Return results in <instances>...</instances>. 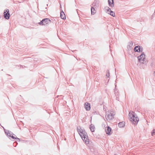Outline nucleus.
Wrapping results in <instances>:
<instances>
[{
	"label": "nucleus",
	"mask_w": 155,
	"mask_h": 155,
	"mask_svg": "<svg viewBox=\"0 0 155 155\" xmlns=\"http://www.w3.org/2000/svg\"><path fill=\"white\" fill-rule=\"evenodd\" d=\"M77 131L82 139L85 142L86 145L90 147L89 139L88 138L87 133L85 131L81 128L78 127L77 128Z\"/></svg>",
	"instance_id": "nucleus-1"
},
{
	"label": "nucleus",
	"mask_w": 155,
	"mask_h": 155,
	"mask_svg": "<svg viewBox=\"0 0 155 155\" xmlns=\"http://www.w3.org/2000/svg\"><path fill=\"white\" fill-rule=\"evenodd\" d=\"M134 113L132 111H130L129 114V118L130 121L134 124L136 125L139 120L136 115L134 114Z\"/></svg>",
	"instance_id": "nucleus-2"
},
{
	"label": "nucleus",
	"mask_w": 155,
	"mask_h": 155,
	"mask_svg": "<svg viewBox=\"0 0 155 155\" xmlns=\"http://www.w3.org/2000/svg\"><path fill=\"white\" fill-rule=\"evenodd\" d=\"M115 113L113 111H108L106 112L105 117L107 121H109L114 118Z\"/></svg>",
	"instance_id": "nucleus-3"
},
{
	"label": "nucleus",
	"mask_w": 155,
	"mask_h": 155,
	"mask_svg": "<svg viewBox=\"0 0 155 155\" xmlns=\"http://www.w3.org/2000/svg\"><path fill=\"white\" fill-rule=\"evenodd\" d=\"M138 59L139 61L141 63L145 64L146 63L145 55L143 52L138 57Z\"/></svg>",
	"instance_id": "nucleus-4"
},
{
	"label": "nucleus",
	"mask_w": 155,
	"mask_h": 155,
	"mask_svg": "<svg viewBox=\"0 0 155 155\" xmlns=\"http://www.w3.org/2000/svg\"><path fill=\"white\" fill-rule=\"evenodd\" d=\"M50 21V20L48 18H45L43 19L39 23L40 25H45L48 23Z\"/></svg>",
	"instance_id": "nucleus-5"
},
{
	"label": "nucleus",
	"mask_w": 155,
	"mask_h": 155,
	"mask_svg": "<svg viewBox=\"0 0 155 155\" xmlns=\"http://www.w3.org/2000/svg\"><path fill=\"white\" fill-rule=\"evenodd\" d=\"M4 16L5 18L7 19H8L9 18V10H6V12H4Z\"/></svg>",
	"instance_id": "nucleus-6"
},
{
	"label": "nucleus",
	"mask_w": 155,
	"mask_h": 155,
	"mask_svg": "<svg viewBox=\"0 0 155 155\" xmlns=\"http://www.w3.org/2000/svg\"><path fill=\"white\" fill-rule=\"evenodd\" d=\"M142 48L141 49V47L140 46H136L134 48V51L136 52H140V51H142Z\"/></svg>",
	"instance_id": "nucleus-7"
},
{
	"label": "nucleus",
	"mask_w": 155,
	"mask_h": 155,
	"mask_svg": "<svg viewBox=\"0 0 155 155\" xmlns=\"http://www.w3.org/2000/svg\"><path fill=\"white\" fill-rule=\"evenodd\" d=\"M111 129L110 127L108 126L106 127L105 128V131L107 134L109 135H110L111 134Z\"/></svg>",
	"instance_id": "nucleus-8"
},
{
	"label": "nucleus",
	"mask_w": 155,
	"mask_h": 155,
	"mask_svg": "<svg viewBox=\"0 0 155 155\" xmlns=\"http://www.w3.org/2000/svg\"><path fill=\"white\" fill-rule=\"evenodd\" d=\"M85 108L87 110H89L90 109V104L86 103L84 104Z\"/></svg>",
	"instance_id": "nucleus-9"
},
{
	"label": "nucleus",
	"mask_w": 155,
	"mask_h": 155,
	"mask_svg": "<svg viewBox=\"0 0 155 155\" xmlns=\"http://www.w3.org/2000/svg\"><path fill=\"white\" fill-rule=\"evenodd\" d=\"M108 4L110 7H113L114 6L113 0H108Z\"/></svg>",
	"instance_id": "nucleus-10"
},
{
	"label": "nucleus",
	"mask_w": 155,
	"mask_h": 155,
	"mask_svg": "<svg viewBox=\"0 0 155 155\" xmlns=\"http://www.w3.org/2000/svg\"><path fill=\"white\" fill-rule=\"evenodd\" d=\"M60 17L63 19L65 18V16L64 12L62 11L60 13Z\"/></svg>",
	"instance_id": "nucleus-11"
},
{
	"label": "nucleus",
	"mask_w": 155,
	"mask_h": 155,
	"mask_svg": "<svg viewBox=\"0 0 155 155\" xmlns=\"http://www.w3.org/2000/svg\"><path fill=\"white\" fill-rule=\"evenodd\" d=\"M118 126L120 127H124L125 126V122H120L118 124Z\"/></svg>",
	"instance_id": "nucleus-12"
},
{
	"label": "nucleus",
	"mask_w": 155,
	"mask_h": 155,
	"mask_svg": "<svg viewBox=\"0 0 155 155\" xmlns=\"http://www.w3.org/2000/svg\"><path fill=\"white\" fill-rule=\"evenodd\" d=\"M90 129L92 132L94 131L95 130L94 126L92 124H91V125H90Z\"/></svg>",
	"instance_id": "nucleus-13"
},
{
	"label": "nucleus",
	"mask_w": 155,
	"mask_h": 155,
	"mask_svg": "<svg viewBox=\"0 0 155 155\" xmlns=\"http://www.w3.org/2000/svg\"><path fill=\"white\" fill-rule=\"evenodd\" d=\"M91 10L92 14H94L96 13V11L93 7H91Z\"/></svg>",
	"instance_id": "nucleus-14"
},
{
	"label": "nucleus",
	"mask_w": 155,
	"mask_h": 155,
	"mask_svg": "<svg viewBox=\"0 0 155 155\" xmlns=\"http://www.w3.org/2000/svg\"><path fill=\"white\" fill-rule=\"evenodd\" d=\"M108 14H110L113 17H114L115 16L114 13L111 11H110L109 13L108 12Z\"/></svg>",
	"instance_id": "nucleus-15"
},
{
	"label": "nucleus",
	"mask_w": 155,
	"mask_h": 155,
	"mask_svg": "<svg viewBox=\"0 0 155 155\" xmlns=\"http://www.w3.org/2000/svg\"><path fill=\"white\" fill-rule=\"evenodd\" d=\"M105 8L106 10L107 11L108 13V12L109 13L110 12V11H111L110 8L108 7H106Z\"/></svg>",
	"instance_id": "nucleus-16"
},
{
	"label": "nucleus",
	"mask_w": 155,
	"mask_h": 155,
	"mask_svg": "<svg viewBox=\"0 0 155 155\" xmlns=\"http://www.w3.org/2000/svg\"><path fill=\"white\" fill-rule=\"evenodd\" d=\"M10 137H11L13 139H16V138H17L16 136L15 135H14V136L12 135L11 136V134H10Z\"/></svg>",
	"instance_id": "nucleus-17"
},
{
	"label": "nucleus",
	"mask_w": 155,
	"mask_h": 155,
	"mask_svg": "<svg viewBox=\"0 0 155 155\" xmlns=\"http://www.w3.org/2000/svg\"><path fill=\"white\" fill-rule=\"evenodd\" d=\"M129 44H129V47H130V48H131V47H132V45H133V43H132V42L130 41V42H129Z\"/></svg>",
	"instance_id": "nucleus-18"
},
{
	"label": "nucleus",
	"mask_w": 155,
	"mask_h": 155,
	"mask_svg": "<svg viewBox=\"0 0 155 155\" xmlns=\"http://www.w3.org/2000/svg\"><path fill=\"white\" fill-rule=\"evenodd\" d=\"M109 75H109V71H107V74H106V76L107 77H109Z\"/></svg>",
	"instance_id": "nucleus-19"
},
{
	"label": "nucleus",
	"mask_w": 155,
	"mask_h": 155,
	"mask_svg": "<svg viewBox=\"0 0 155 155\" xmlns=\"http://www.w3.org/2000/svg\"><path fill=\"white\" fill-rule=\"evenodd\" d=\"M155 134V130H153V131L152 132V136L154 135Z\"/></svg>",
	"instance_id": "nucleus-20"
},
{
	"label": "nucleus",
	"mask_w": 155,
	"mask_h": 155,
	"mask_svg": "<svg viewBox=\"0 0 155 155\" xmlns=\"http://www.w3.org/2000/svg\"><path fill=\"white\" fill-rule=\"evenodd\" d=\"M15 140H16V141H20V139H19V138H17H17H16Z\"/></svg>",
	"instance_id": "nucleus-21"
},
{
	"label": "nucleus",
	"mask_w": 155,
	"mask_h": 155,
	"mask_svg": "<svg viewBox=\"0 0 155 155\" xmlns=\"http://www.w3.org/2000/svg\"><path fill=\"white\" fill-rule=\"evenodd\" d=\"M153 74H154V76L155 77V71H154V72Z\"/></svg>",
	"instance_id": "nucleus-22"
},
{
	"label": "nucleus",
	"mask_w": 155,
	"mask_h": 155,
	"mask_svg": "<svg viewBox=\"0 0 155 155\" xmlns=\"http://www.w3.org/2000/svg\"><path fill=\"white\" fill-rule=\"evenodd\" d=\"M114 155H116V154H114Z\"/></svg>",
	"instance_id": "nucleus-23"
}]
</instances>
